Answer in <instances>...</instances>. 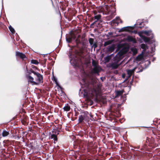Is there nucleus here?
Listing matches in <instances>:
<instances>
[{
	"instance_id": "4c0bfd02",
	"label": "nucleus",
	"mask_w": 160,
	"mask_h": 160,
	"mask_svg": "<svg viewBox=\"0 0 160 160\" xmlns=\"http://www.w3.org/2000/svg\"><path fill=\"white\" fill-rule=\"evenodd\" d=\"M108 34L109 35H111L112 34V32H109L108 33Z\"/></svg>"
},
{
	"instance_id": "aec40b11",
	"label": "nucleus",
	"mask_w": 160,
	"mask_h": 160,
	"mask_svg": "<svg viewBox=\"0 0 160 160\" xmlns=\"http://www.w3.org/2000/svg\"><path fill=\"white\" fill-rule=\"evenodd\" d=\"M140 36L142 38V39L145 42H148L150 41V39L149 38H147L145 36Z\"/></svg>"
},
{
	"instance_id": "f704fd0d",
	"label": "nucleus",
	"mask_w": 160,
	"mask_h": 160,
	"mask_svg": "<svg viewBox=\"0 0 160 160\" xmlns=\"http://www.w3.org/2000/svg\"><path fill=\"white\" fill-rule=\"evenodd\" d=\"M132 51H133L134 54H136L137 52V50L136 48L132 49Z\"/></svg>"
},
{
	"instance_id": "ea45409f",
	"label": "nucleus",
	"mask_w": 160,
	"mask_h": 160,
	"mask_svg": "<svg viewBox=\"0 0 160 160\" xmlns=\"http://www.w3.org/2000/svg\"><path fill=\"white\" fill-rule=\"evenodd\" d=\"M142 70H141L140 71H138L137 72H142Z\"/></svg>"
},
{
	"instance_id": "b1692460",
	"label": "nucleus",
	"mask_w": 160,
	"mask_h": 160,
	"mask_svg": "<svg viewBox=\"0 0 160 160\" xmlns=\"http://www.w3.org/2000/svg\"><path fill=\"white\" fill-rule=\"evenodd\" d=\"M2 134V136L3 137H5L8 136L9 134V132L5 130H4L3 131Z\"/></svg>"
},
{
	"instance_id": "a211bd4d",
	"label": "nucleus",
	"mask_w": 160,
	"mask_h": 160,
	"mask_svg": "<svg viewBox=\"0 0 160 160\" xmlns=\"http://www.w3.org/2000/svg\"><path fill=\"white\" fill-rule=\"evenodd\" d=\"M114 55L113 54H112L110 55H108L104 58V60L106 62H108L111 59V56Z\"/></svg>"
},
{
	"instance_id": "ddd939ff",
	"label": "nucleus",
	"mask_w": 160,
	"mask_h": 160,
	"mask_svg": "<svg viewBox=\"0 0 160 160\" xmlns=\"http://www.w3.org/2000/svg\"><path fill=\"white\" fill-rule=\"evenodd\" d=\"M107 50L108 52H112L115 49V45L112 44L110 46H109L107 48Z\"/></svg>"
},
{
	"instance_id": "6ab92c4d",
	"label": "nucleus",
	"mask_w": 160,
	"mask_h": 160,
	"mask_svg": "<svg viewBox=\"0 0 160 160\" xmlns=\"http://www.w3.org/2000/svg\"><path fill=\"white\" fill-rule=\"evenodd\" d=\"M85 120L86 121L87 120L86 119H85L82 115H81L79 117L78 121L79 122H83L84 120Z\"/></svg>"
},
{
	"instance_id": "2f4dec72",
	"label": "nucleus",
	"mask_w": 160,
	"mask_h": 160,
	"mask_svg": "<svg viewBox=\"0 0 160 160\" xmlns=\"http://www.w3.org/2000/svg\"><path fill=\"white\" fill-rule=\"evenodd\" d=\"M52 80L55 81L57 86L60 87V86L57 82V79L56 78L53 77Z\"/></svg>"
},
{
	"instance_id": "37998d69",
	"label": "nucleus",
	"mask_w": 160,
	"mask_h": 160,
	"mask_svg": "<svg viewBox=\"0 0 160 160\" xmlns=\"http://www.w3.org/2000/svg\"><path fill=\"white\" fill-rule=\"evenodd\" d=\"M43 57H44V56H45V55H43Z\"/></svg>"
},
{
	"instance_id": "7c9ffc66",
	"label": "nucleus",
	"mask_w": 160,
	"mask_h": 160,
	"mask_svg": "<svg viewBox=\"0 0 160 160\" xmlns=\"http://www.w3.org/2000/svg\"><path fill=\"white\" fill-rule=\"evenodd\" d=\"M94 41V39L92 38H89V42L91 45L93 44Z\"/></svg>"
},
{
	"instance_id": "f3484780",
	"label": "nucleus",
	"mask_w": 160,
	"mask_h": 160,
	"mask_svg": "<svg viewBox=\"0 0 160 160\" xmlns=\"http://www.w3.org/2000/svg\"><path fill=\"white\" fill-rule=\"evenodd\" d=\"M143 52H142L141 54L138 55L136 58V60L138 61H140L142 60L143 58V56L144 54Z\"/></svg>"
},
{
	"instance_id": "bb28decb",
	"label": "nucleus",
	"mask_w": 160,
	"mask_h": 160,
	"mask_svg": "<svg viewBox=\"0 0 160 160\" xmlns=\"http://www.w3.org/2000/svg\"><path fill=\"white\" fill-rule=\"evenodd\" d=\"M80 83L81 84V85H82L86 84V82L85 79L84 78H82V80L80 82Z\"/></svg>"
},
{
	"instance_id": "423d86ee",
	"label": "nucleus",
	"mask_w": 160,
	"mask_h": 160,
	"mask_svg": "<svg viewBox=\"0 0 160 160\" xmlns=\"http://www.w3.org/2000/svg\"><path fill=\"white\" fill-rule=\"evenodd\" d=\"M53 134L51 135L49 137L50 139H53L54 141V142L55 143V142H57L58 140L57 135L59 134V131L56 130L55 132H52Z\"/></svg>"
},
{
	"instance_id": "2eb2a0df",
	"label": "nucleus",
	"mask_w": 160,
	"mask_h": 160,
	"mask_svg": "<svg viewBox=\"0 0 160 160\" xmlns=\"http://www.w3.org/2000/svg\"><path fill=\"white\" fill-rule=\"evenodd\" d=\"M82 115L87 120L89 119V114L88 112H84L82 113Z\"/></svg>"
},
{
	"instance_id": "39448f33",
	"label": "nucleus",
	"mask_w": 160,
	"mask_h": 160,
	"mask_svg": "<svg viewBox=\"0 0 160 160\" xmlns=\"http://www.w3.org/2000/svg\"><path fill=\"white\" fill-rule=\"evenodd\" d=\"M92 64L94 68L92 71L94 73L98 74L101 71L102 69L99 65L98 63L95 60L92 59Z\"/></svg>"
},
{
	"instance_id": "c9c22d12",
	"label": "nucleus",
	"mask_w": 160,
	"mask_h": 160,
	"mask_svg": "<svg viewBox=\"0 0 160 160\" xmlns=\"http://www.w3.org/2000/svg\"><path fill=\"white\" fill-rule=\"evenodd\" d=\"M97 47V45L96 44H94L92 46V47H93L94 49H95Z\"/></svg>"
},
{
	"instance_id": "a19ab883",
	"label": "nucleus",
	"mask_w": 160,
	"mask_h": 160,
	"mask_svg": "<svg viewBox=\"0 0 160 160\" xmlns=\"http://www.w3.org/2000/svg\"><path fill=\"white\" fill-rule=\"evenodd\" d=\"M128 89H129V90H130V88H131V87H128Z\"/></svg>"
},
{
	"instance_id": "1a4fd4ad",
	"label": "nucleus",
	"mask_w": 160,
	"mask_h": 160,
	"mask_svg": "<svg viewBox=\"0 0 160 160\" xmlns=\"http://www.w3.org/2000/svg\"><path fill=\"white\" fill-rule=\"evenodd\" d=\"M16 57H20L23 59L26 58V56L24 53L19 52H16Z\"/></svg>"
},
{
	"instance_id": "72a5a7b5",
	"label": "nucleus",
	"mask_w": 160,
	"mask_h": 160,
	"mask_svg": "<svg viewBox=\"0 0 160 160\" xmlns=\"http://www.w3.org/2000/svg\"><path fill=\"white\" fill-rule=\"evenodd\" d=\"M143 23L142 21L140 22H139V20H138L136 22V24L137 25H141L142 24V23Z\"/></svg>"
},
{
	"instance_id": "7ed1b4c3",
	"label": "nucleus",
	"mask_w": 160,
	"mask_h": 160,
	"mask_svg": "<svg viewBox=\"0 0 160 160\" xmlns=\"http://www.w3.org/2000/svg\"><path fill=\"white\" fill-rule=\"evenodd\" d=\"M114 7H109L106 5L103 8L105 14L109 15L110 19L112 18L115 16V10Z\"/></svg>"
},
{
	"instance_id": "c756f323",
	"label": "nucleus",
	"mask_w": 160,
	"mask_h": 160,
	"mask_svg": "<svg viewBox=\"0 0 160 160\" xmlns=\"http://www.w3.org/2000/svg\"><path fill=\"white\" fill-rule=\"evenodd\" d=\"M29 74H30L32 73H33L35 75H36V74L37 73V72H34L33 70L32 69H31L29 70Z\"/></svg>"
},
{
	"instance_id": "5701e85b",
	"label": "nucleus",
	"mask_w": 160,
	"mask_h": 160,
	"mask_svg": "<svg viewBox=\"0 0 160 160\" xmlns=\"http://www.w3.org/2000/svg\"><path fill=\"white\" fill-rule=\"evenodd\" d=\"M112 42L113 41L112 40H109L105 42L103 44V46L104 47H106V46L111 44L112 43Z\"/></svg>"
},
{
	"instance_id": "6e6552de",
	"label": "nucleus",
	"mask_w": 160,
	"mask_h": 160,
	"mask_svg": "<svg viewBox=\"0 0 160 160\" xmlns=\"http://www.w3.org/2000/svg\"><path fill=\"white\" fill-rule=\"evenodd\" d=\"M35 75L37 77L35 79L36 81L38 83H41L43 79L42 76L38 72H37Z\"/></svg>"
},
{
	"instance_id": "473e14b6",
	"label": "nucleus",
	"mask_w": 160,
	"mask_h": 160,
	"mask_svg": "<svg viewBox=\"0 0 160 160\" xmlns=\"http://www.w3.org/2000/svg\"><path fill=\"white\" fill-rule=\"evenodd\" d=\"M129 28V27H124L123 28H122L121 30L122 31H123L125 30H128V29Z\"/></svg>"
},
{
	"instance_id": "a878e982",
	"label": "nucleus",
	"mask_w": 160,
	"mask_h": 160,
	"mask_svg": "<svg viewBox=\"0 0 160 160\" xmlns=\"http://www.w3.org/2000/svg\"><path fill=\"white\" fill-rule=\"evenodd\" d=\"M127 40L129 42H133L134 41V39L132 36H128L127 38Z\"/></svg>"
},
{
	"instance_id": "393cba45",
	"label": "nucleus",
	"mask_w": 160,
	"mask_h": 160,
	"mask_svg": "<svg viewBox=\"0 0 160 160\" xmlns=\"http://www.w3.org/2000/svg\"><path fill=\"white\" fill-rule=\"evenodd\" d=\"M144 33L147 36H149L152 34V31L151 30H146L144 31Z\"/></svg>"
},
{
	"instance_id": "c85d7f7f",
	"label": "nucleus",
	"mask_w": 160,
	"mask_h": 160,
	"mask_svg": "<svg viewBox=\"0 0 160 160\" xmlns=\"http://www.w3.org/2000/svg\"><path fill=\"white\" fill-rule=\"evenodd\" d=\"M9 28L11 32L13 33H14L15 32L14 29L11 26L9 27Z\"/></svg>"
},
{
	"instance_id": "0eeeda50",
	"label": "nucleus",
	"mask_w": 160,
	"mask_h": 160,
	"mask_svg": "<svg viewBox=\"0 0 160 160\" xmlns=\"http://www.w3.org/2000/svg\"><path fill=\"white\" fill-rule=\"evenodd\" d=\"M94 13L95 15L93 18L94 20H95V21H96L97 22L98 21H99L100 22H102V20L101 19V15L99 14H97L95 12H94Z\"/></svg>"
},
{
	"instance_id": "4468645a",
	"label": "nucleus",
	"mask_w": 160,
	"mask_h": 160,
	"mask_svg": "<svg viewBox=\"0 0 160 160\" xmlns=\"http://www.w3.org/2000/svg\"><path fill=\"white\" fill-rule=\"evenodd\" d=\"M27 78L28 79L29 82L31 83H33L34 84H37V83L33 81V78L31 76L29 75L27 76Z\"/></svg>"
},
{
	"instance_id": "e433bc0d",
	"label": "nucleus",
	"mask_w": 160,
	"mask_h": 160,
	"mask_svg": "<svg viewBox=\"0 0 160 160\" xmlns=\"http://www.w3.org/2000/svg\"><path fill=\"white\" fill-rule=\"evenodd\" d=\"M96 23V21H94V22L91 23V24L90 25V27H91L93 25Z\"/></svg>"
},
{
	"instance_id": "79ce46f5",
	"label": "nucleus",
	"mask_w": 160,
	"mask_h": 160,
	"mask_svg": "<svg viewBox=\"0 0 160 160\" xmlns=\"http://www.w3.org/2000/svg\"><path fill=\"white\" fill-rule=\"evenodd\" d=\"M122 76V77L123 78H124V76H125V75H123Z\"/></svg>"
},
{
	"instance_id": "cd10ccee",
	"label": "nucleus",
	"mask_w": 160,
	"mask_h": 160,
	"mask_svg": "<svg viewBox=\"0 0 160 160\" xmlns=\"http://www.w3.org/2000/svg\"><path fill=\"white\" fill-rule=\"evenodd\" d=\"M31 62L32 64L37 65L38 64V61L35 60H32L31 61Z\"/></svg>"
},
{
	"instance_id": "4be33fe9",
	"label": "nucleus",
	"mask_w": 160,
	"mask_h": 160,
	"mask_svg": "<svg viewBox=\"0 0 160 160\" xmlns=\"http://www.w3.org/2000/svg\"><path fill=\"white\" fill-rule=\"evenodd\" d=\"M140 47L141 48L143 49V50L142 51V52H143V53L144 52L146 49L147 48V46H146V45L144 43L140 45Z\"/></svg>"
},
{
	"instance_id": "f03ea898",
	"label": "nucleus",
	"mask_w": 160,
	"mask_h": 160,
	"mask_svg": "<svg viewBox=\"0 0 160 160\" xmlns=\"http://www.w3.org/2000/svg\"><path fill=\"white\" fill-rule=\"evenodd\" d=\"M122 57V54L118 52L114 58V62L110 63L109 64V66L112 69H116L118 68L120 64L119 63V62L121 60Z\"/></svg>"
},
{
	"instance_id": "f257e3e1",
	"label": "nucleus",
	"mask_w": 160,
	"mask_h": 160,
	"mask_svg": "<svg viewBox=\"0 0 160 160\" xmlns=\"http://www.w3.org/2000/svg\"><path fill=\"white\" fill-rule=\"evenodd\" d=\"M102 85L99 84L97 85L96 88H88L84 89L83 95L86 97H93L98 95L101 92Z\"/></svg>"
},
{
	"instance_id": "20e7f679",
	"label": "nucleus",
	"mask_w": 160,
	"mask_h": 160,
	"mask_svg": "<svg viewBox=\"0 0 160 160\" xmlns=\"http://www.w3.org/2000/svg\"><path fill=\"white\" fill-rule=\"evenodd\" d=\"M70 58V62L73 66L78 67L79 66V59L75 56L72 55L70 53L68 55Z\"/></svg>"
},
{
	"instance_id": "58836bf2",
	"label": "nucleus",
	"mask_w": 160,
	"mask_h": 160,
	"mask_svg": "<svg viewBox=\"0 0 160 160\" xmlns=\"http://www.w3.org/2000/svg\"><path fill=\"white\" fill-rule=\"evenodd\" d=\"M156 60V58H153V59L152 60V61H154Z\"/></svg>"
},
{
	"instance_id": "9b49d317",
	"label": "nucleus",
	"mask_w": 160,
	"mask_h": 160,
	"mask_svg": "<svg viewBox=\"0 0 160 160\" xmlns=\"http://www.w3.org/2000/svg\"><path fill=\"white\" fill-rule=\"evenodd\" d=\"M75 38V36L74 35H71L68 37L66 38V40L68 42L70 43L72 41V39H74Z\"/></svg>"
},
{
	"instance_id": "dca6fc26",
	"label": "nucleus",
	"mask_w": 160,
	"mask_h": 160,
	"mask_svg": "<svg viewBox=\"0 0 160 160\" xmlns=\"http://www.w3.org/2000/svg\"><path fill=\"white\" fill-rule=\"evenodd\" d=\"M124 92V90H123L121 91H117L115 92L116 96L115 97L117 98L120 96Z\"/></svg>"
},
{
	"instance_id": "412c9836",
	"label": "nucleus",
	"mask_w": 160,
	"mask_h": 160,
	"mask_svg": "<svg viewBox=\"0 0 160 160\" xmlns=\"http://www.w3.org/2000/svg\"><path fill=\"white\" fill-rule=\"evenodd\" d=\"M63 109L64 111L68 112L70 111V107L68 104H67L63 107Z\"/></svg>"
},
{
	"instance_id": "9d476101",
	"label": "nucleus",
	"mask_w": 160,
	"mask_h": 160,
	"mask_svg": "<svg viewBox=\"0 0 160 160\" xmlns=\"http://www.w3.org/2000/svg\"><path fill=\"white\" fill-rule=\"evenodd\" d=\"M135 69L136 68H135L132 69H129L127 70V72L128 74V76L127 77V79H128V78H130L131 76V75L134 72Z\"/></svg>"
},
{
	"instance_id": "f8f14e48",
	"label": "nucleus",
	"mask_w": 160,
	"mask_h": 160,
	"mask_svg": "<svg viewBox=\"0 0 160 160\" xmlns=\"http://www.w3.org/2000/svg\"><path fill=\"white\" fill-rule=\"evenodd\" d=\"M112 22L113 23H115L118 24L119 23H122V21L120 19L119 17H117L115 19H113L112 20Z\"/></svg>"
}]
</instances>
